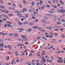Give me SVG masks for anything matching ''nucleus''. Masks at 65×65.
Returning <instances> with one entry per match:
<instances>
[{
  "mask_svg": "<svg viewBox=\"0 0 65 65\" xmlns=\"http://www.w3.org/2000/svg\"><path fill=\"white\" fill-rule=\"evenodd\" d=\"M65 10L64 9H62L59 12H61V13H63V12H65Z\"/></svg>",
  "mask_w": 65,
  "mask_h": 65,
  "instance_id": "obj_1",
  "label": "nucleus"
},
{
  "mask_svg": "<svg viewBox=\"0 0 65 65\" xmlns=\"http://www.w3.org/2000/svg\"><path fill=\"white\" fill-rule=\"evenodd\" d=\"M32 19H33V20H34L37 18V16H33L31 17Z\"/></svg>",
  "mask_w": 65,
  "mask_h": 65,
  "instance_id": "obj_2",
  "label": "nucleus"
},
{
  "mask_svg": "<svg viewBox=\"0 0 65 65\" xmlns=\"http://www.w3.org/2000/svg\"><path fill=\"white\" fill-rule=\"evenodd\" d=\"M17 15L18 16V17H23V15H22L20 13L18 14Z\"/></svg>",
  "mask_w": 65,
  "mask_h": 65,
  "instance_id": "obj_3",
  "label": "nucleus"
},
{
  "mask_svg": "<svg viewBox=\"0 0 65 65\" xmlns=\"http://www.w3.org/2000/svg\"><path fill=\"white\" fill-rule=\"evenodd\" d=\"M3 45H4V44H2V43H0V47H1V48H2L3 47Z\"/></svg>",
  "mask_w": 65,
  "mask_h": 65,
  "instance_id": "obj_4",
  "label": "nucleus"
},
{
  "mask_svg": "<svg viewBox=\"0 0 65 65\" xmlns=\"http://www.w3.org/2000/svg\"><path fill=\"white\" fill-rule=\"evenodd\" d=\"M8 27H11V28H13V26H12L11 25L8 24Z\"/></svg>",
  "mask_w": 65,
  "mask_h": 65,
  "instance_id": "obj_5",
  "label": "nucleus"
},
{
  "mask_svg": "<svg viewBox=\"0 0 65 65\" xmlns=\"http://www.w3.org/2000/svg\"><path fill=\"white\" fill-rule=\"evenodd\" d=\"M7 24H11V25H12V22L8 21L7 22Z\"/></svg>",
  "mask_w": 65,
  "mask_h": 65,
  "instance_id": "obj_6",
  "label": "nucleus"
},
{
  "mask_svg": "<svg viewBox=\"0 0 65 65\" xmlns=\"http://www.w3.org/2000/svg\"><path fill=\"white\" fill-rule=\"evenodd\" d=\"M27 31L28 32H31V28L27 30Z\"/></svg>",
  "mask_w": 65,
  "mask_h": 65,
  "instance_id": "obj_7",
  "label": "nucleus"
},
{
  "mask_svg": "<svg viewBox=\"0 0 65 65\" xmlns=\"http://www.w3.org/2000/svg\"><path fill=\"white\" fill-rule=\"evenodd\" d=\"M56 42V41H55V39H53L52 40V43H54V42Z\"/></svg>",
  "mask_w": 65,
  "mask_h": 65,
  "instance_id": "obj_8",
  "label": "nucleus"
},
{
  "mask_svg": "<svg viewBox=\"0 0 65 65\" xmlns=\"http://www.w3.org/2000/svg\"><path fill=\"white\" fill-rule=\"evenodd\" d=\"M45 6L46 7H48V8H50V5H48L47 4H46Z\"/></svg>",
  "mask_w": 65,
  "mask_h": 65,
  "instance_id": "obj_9",
  "label": "nucleus"
},
{
  "mask_svg": "<svg viewBox=\"0 0 65 65\" xmlns=\"http://www.w3.org/2000/svg\"><path fill=\"white\" fill-rule=\"evenodd\" d=\"M13 15L12 13H10L8 14V16L9 17H11V16H13Z\"/></svg>",
  "mask_w": 65,
  "mask_h": 65,
  "instance_id": "obj_10",
  "label": "nucleus"
},
{
  "mask_svg": "<svg viewBox=\"0 0 65 65\" xmlns=\"http://www.w3.org/2000/svg\"><path fill=\"white\" fill-rule=\"evenodd\" d=\"M29 25H34V22H32L30 23L29 24Z\"/></svg>",
  "mask_w": 65,
  "mask_h": 65,
  "instance_id": "obj_11",
  "label": "nucleus"
},
{
  "mask_svg": "<svg viewBox=\"0 0 65 65\" xmlns=\"http://www.w3.org/2000/svg\"><path fill=\"white\" fill-rule=\"evenodd\" d=\"M8 48L10 49V50H11V47H10V45H8Z\"/></svg>",
  "mask_w": 65,
  "mask_h": 65,
  "instance_id": "obj_12",
  "label": "nucleus"
},
{
  "mask_svg": "<svg viewBox=\"0 0 65 65\" xmlns=\"http://www.w3.org/2000/svg\"><path fill=\"white\" fill-rule=\"evenodd\" d=\"M15 12H16V13H21V12L18 10L15 11Z\"/></svg>",
  "mask_w": 65,
  "mask_h": 65,
  "instance_id": "obj_13",
  "label": "nucleus"
},
{
  "mask_svg": "<svg viewBox=\"0 0 65 65\" xmlns=\"http://www.w3.org/2000/svg\"><path fill=\"white\" fill-rule=\"evenodd\" d=\"M4 12L5 13H7L8 12V11H7L6 10H4Z\"/></svg>",
  "mask_w": 65,
  "mask_h": 65,
  "instance_id": "obj_14",
  "label": "nucleus"
},
{
  "mask_svg": "<svg viewBox=\"0 0 65 65\" xmlns=\"http://www.w3.org/2000/svg\"><path fill=\"white\" fill-rule=\"evenodd\" d=\"M57 62H58V63H63V62H62L60 60H58L57 61Z\"/></svg>",
  "mask_w": 65,
  "mask_h": 65,
  "instance_id": "obj_15",
  "label": "nucleus"
},
{
  "mask_svg": "<svg viewBox=\"0 0 65 65\" xmlns=\"http://www.w3.org/2000/svg\"><path fill=\"white\" fill-rule=\"evenodd\" d=\"M22 37V38H26V36H24V35H23V36H21Z\"/></svg>",
  "mask_w": 65,
  "mask_h": 65,
  "instance_id": "obj_16",
  "label": "nucleus"
},
{
  "mask_svg": "<svg viewBox=\"0 0 65 65\" xmlns=\"http://www.w3.org/2000/svg\"><path fill=\"white\" fill-rule=\"evenodd\" d=\"M44 5H43V6L41 7L40 8L42 9H44Z\"/></svg>",
  "mask_w": 65,
  "mask_h": 65,
  "instance_id": "obj_17",
  "label": "nucleus"
},
{
  "mask_svg": "<svg viewBox=\"0 0 65 65\" xmlns=\"http://www.w3.org/2000/svg\"><path fill=\"white\" fill-rule=\"evenodd\" d=\"M35 4V2H32L31 3V5L32 6H34Z\"/></svg>",
  "mask_w": 65,
  "mask_h": 65,
  "instance_id": "obj_18",
  "label": "nucleus"
},
{
  "mask_svg": "<svg viewBox=\"0 0 65 65\" xmlns=\"http://www.w3.org/2000/svg\"><path fill=\"white\" fill-rule=\"evenodd\" d=\"M9 9H13V10H14V8L12 7H10L9 8Z\"/></svg>",
  "mask_w": 65,
  "mask_h": 65,
  "instance_id": "obj_19",
  "label": "nucleus"
},
{
  "mask_svg": "<svg viewBox=\"0 0 65 65\" xmlns=\"http://www.w3.org/2000/svg\"><path fill=\"white\" fill-rule=\"evenodd\" d=\"M24 41H27L28 40V39H27L26 38H24Z\"/></svg>",
  "mask_w": 65,
  "mask_h": 65,
  "instance_id": "obj_20",
  "label": "nucleus"
},
{
  "mask_svg": "<svg viewBox=\"0 0 65 65\" xmlns=\"http://www.w3.org/2000/svg\"><path fill=\"white\" fill-rule=\"evenodd\" d=\"M18 34H14V36H15V37H17V36H18Z\"/></svg>",
  "mask_w": 65,
  "mask_h": 65,
  "instance_id": "obj_21",
  "label": "nucleus"
},
{
  "mask_svg": "<svg viewBox=\"0 0 65 65\" xmlns=\"http://www.w3.org/2000/svg\"><path fill=\"white\" fill-rule=\"evenodd\" d=\"M0 7H1V8H3V9L4 8V7L2 5H0Z\"/></svg>",
  "mask_w": 65,
  "mask_h": 65,
  "instance_id": "obj_22",
  "label": "nucleus"
},
{
  "mask_svg": "<svg viewBox=\"0 0 65 65\" xmlns=\"http://www.w3.org/2000/svg\"><path fill=\"white\" fill-rule=\"evenodd\" d=\"M38 20L37 19V20H36L34 21V22L35 23H37V22H38Z\"/></svg>",
  "mask_w": 65,
  "mask_h": 65,
  "instance_id": "obj_23",
  "label": "nucleus"
},
{
  "mask_svg": "<svg viewBox=\"0 0 65 65\" xmlns=\"http://www.w3.org/2000/svg\"><path fill=\"white\" fill-rule=\"evenodd\" d=\"M29 11L30 13H32L33 12V11L31 10H29Z\"/></svg>",
  "mask_w": 65,
  "mask_h": 65,
  "instance_id": "obj_24",
  "label": "nucleus"
},
{
  "mask_svg": "<svg viewBox=\"0 0 65 65\" xmlns=\"http://www.w3.org/2000/svg\"><path fill=\"white\" fill-rule=\"evenodd\" d=\"M49 34H51V35H54V33L52 32H50L49 33Z\"/></svg>",
  "mask_w": 65,
  "mask_h": 65,
  "instance_id": "obj_25",
  "label": "nucleus"
},
{
  "mask_svg": "<svg viewBox=\"0 0 65 65\" xmlns=\"http://www.w3.org/2000/svg\"><path fill=\"white\" fill-rule=\"evenodd\" d=\"M18 29L19 30H24V29H22V28H18Z\"/></svg>",
  "mask_w": 65,
  "mask_h": 65,
  "instance_id": "obj_26",
  "label": "nucleus"
},
{
  "mask_svg": "<svg viewBox=\"0 0 65 65\" xmlns=\"http://www.w3.org/2000/svg\"><path fill=\"white\" fill-rule=\"evenodd\" d=\"M37 4L38 5V6H41V4H40V3H38Z\"/></svg>",
  "mask_w": 65,
  "mask_h": 65,
  "instance_id": "obj_27",
  "label": "nucleus"
},
{
  "mask_svg": "<svg viewBox=\"0 0 65 65\" xmlns=\"http://www.w3.org/2000/svg\"><path fill=\"white\" fill-rule=\"evenodd\" d=\"M61 36L62 37V38H64V37H65V35L63 34H62L61 35Z\"/></svg>",
  "mask_w": 65,
  "mask_h": 65,
  "instance_id": "obj_28",
  "label": "nucleus"
},
{
  "mask_svg": "<svg viewBox=\"0 0 65 65\" xmlns=\"http://www.w3.org/2000/svg\"><path fill=\"white\" fill-rule=\"evenodd\" d=\"M23 11H26L27 9L24 8L23 9Z\"/></svg>",
  "mask_w": 65,
  "mask_h": 65,
  "instance_id": "obj_29",
  "label": "nucleus"
},
{
  "mask_svg": "<svg viewBox=\"0 0 65 65\" xmlns=\"http://www.w3.org/2000/svg\"><path fill=\"white\" fill-rule=\"evenodd\" d=\"M60 2L61 3V4H63V3H63V1H60Z\"/></svg>",
  "mask_w": 65,
  "mask_h": 65,
  "instance_id": "obj_30",
  "label": "nucleus"
},
{
  "mask_svg": "<svg viewBox=\"0 0 65 65\" xmlns=\"http://www.w3.org/2000/svg\"><path fill=\"white\" fill-rule=\"evenodd\" d=\"M18 23L19 25H22V23H19V21L18 22Z\"/></svg>",
  "mask_w": 65,
  "mask_h": 65,
  "instance_id": "obj_31",
  "label": "nucleus"
},
{
  "mask_svg": "<svg viewBox=\"0 0 65 65\" xmlns=\"http://www.w3.org/2000/svg\"><path fill=\"white\" fill-rule=\"evenodd\" d=\"M2 16L3 17H6V15L4 14H3Z\"/></svg>",
  "mask_w": 65,
  "mask_h": 65,
  "instance_id": "obj_32",
  "label": "nucleus"
},
{
  "mask_svg": "<svg viewBox=\"0 0 65 65\" xmlns=\"http://www.w3.org/2000/svg\"><path fill=\"white\" fill-rule=\"evenodd\" d=\"M47 15H48V16H49V17H51L52 16V15H51L50 14H47Z\"/></svg>",
  "mask_w": 65,
  "mask_h": 65,
  "instance_id": "obj_33",
  "label": "nucleus"
},
{
  "mask_svg": "<svg viewBox=\"0 0 65 65\" xmlns=\"http://www.w3.org/2000/svg\"><path fill=\"white\" fill-rule=\"evenodd\" d=\"M32 55H33V54H32L30 53L29 54V56H32Z\"/></svg>",
  "mask_w": 65,
  "mask_h": 65,
  "instance_id": "obj_34",
  "label": "nucleus"
},
{
  "mask_svg": "<svg viewBox=\"0 0 65 65\" xmlns=\"http://www.w3.org/2000/svg\"><path fill=\"white\" fill-rule=\"evenodd\" d=\"M7 35V33H4L3 34V36H5V35Z\"/></svg>",
  "mask_w": 65,
  "mask_h": 65,
  "instance_id": "obj_35",
  "label": "nucleus"
},
{
  "mask_svg": "<svg viewBox=\"0 0 65 65\" xmlns=\"http://www.w3.org/2000/svg\"><path fill=\"white\" fill-rule=\"evenodd\" d=\"M19 7H20V8H22V5H21V4H19Z\"/></svg>",
  "mask_w": 65,
  "mask_h": 65,
  "instance_id": "obj_36",
  "label": "nucleus"
},
{
  "mask_svg": "<svg viewBox=\"0 0 65 65\" xmlns=\"http://www.w3.org/2000/svg\"><path fill=\"white\" fill-rule=\"evenodd\" d=\"M41 31L42 32H45V30L43 29H41Z\"/></svg>",
  "mask_w": 65,
  "mask_h": 65,
  "instance_id": "obj_37",
  "label": "nucleus"
},
{
  "mask_svg": "<svg viewBox=\"0 0 65 65\" xmlns=\"http://www.w3.org/2000/svg\"><path fill=\"white\" fill-rule=\"evenodd\" d=\"M46 37H47V38H49V37H50V36L48 35H46Z\"/></svg>",
  "mask_w": 65,
  "mask_h": 65,
  "instance_id": "obj_38",
  "label": "nucleus"
},
{
  "mask_svg": "<svg viewBox=\"0 0 65 65\" xmlns=\"http://www.w3.org/2000/svg\"><path fill=\"white\" fill-rule=\"evenodd\" d=\"M42 38H43V39H44V40H47V39L43 37H42Z\"/></svg>",
  "mask_w": 65,
  "mask_h": 65,
  "instance_id": "obj_39",
  "label": "nucleus"
},
{
  "mask_svg": "<svg viewBox=\"0 0 65 65\" xmlns=\"http://www.w3.org/2000/svg\"><path fill=\"white\" fill-rule=\"evenodd\" d=\"M23 2V3L24 4H26V1H24Z\"/></svg>",
  "mask_w": 65,
  "mask_h": 65,
  "instance_id": "obj_40",
  "label": "nucleus"
},
{
  "mask_svg": "<svg viewBox=\"0 0 65 65\" xmlns=\"http://www.w3.org/2000/svg\"><path fill=\"white\" fill-rule=\"evenodd\" d=\"M15 21H16V22H18L19 20H18V19L17 18H16L15 19Z\"/></svg>",
  "mask_w": 65,
  "mask_h": 65,
  "instance_id": "obj_41",
  "label": "nucleus"
},
{
  "mask_svg": "<svg viewBox=\"0 0 65 65\" xmlns=\"http://www.w3.org/2000/svg\"><path fill=\"white\" fill-rule=\"evenodd\" d=\"M62 57H59L58 58V59H59V60H62Z\"/></svg>",
  "mask_w": 65,
  "mask_h": 65,
  "instance_id": "obj_42",
  "label": "nucleus"
},
{
  "mask_svg": "<svg viewBox=\"0 0 65 65\" xmlns=\"http://www.w3.org/2000/svg\"><path fill=\"white\" fill-rule=\"evenodd\" d=\"M25 15L26 18H28V15L27 14H25Z\"/></svg>",
  "mask_w": 65,
  "mask_h": 65,
  "instance_id": "obj_43",
  "label": "nucleus"
},
{
  "mask_svg": "<svg viewBox=\"0 0 65 65\" xmlns=\"http://www.w3.org/2000/svg\"><path fill=\"white\" fill-rule=\"evenodd\" d=\"M41 63H43V64H44V62L42 60L41 61Z\"/></svg>",
  "mask_w": 65,
  "mask_h": 65,
  "instance_id": "obj_44",
  "label": "nucleus"
},
{
  "mask_svg": "<svg viewBox=\"0 0 65 65\" xmlns=\"http://www.w3.org/2000/svg\"><path fill=\"white\" fill-rule=\"evenodd\" d=\"M28 22H24V24H28Z\"/></svg>",
  "mask_w": 65,
  "mask_h": 65,
  "instance_id": "obj_45",
  "label": "nucleus"
},
{
  "mask_svg": "<svg viewBox=\"0 0 65 65\" xmlns=\"http://www.w3.org/2000/svg\"><path fill=\"white\" fill-rule=\"evenodd\" d=\"M58 34L57 33H55V36H58Z\"/></svg>",
  "mask_w": 65,
  "mask_h": 65,
  "instance_id": "obj_46",
  "label": "nucleus"
},
{
  "mask_svg": "<svg viewBox=\"0 0 65 65\" xmlns=\"http://www.w3.org/2000/svg\"><path fill=\"white\" fill-rule=\"evenodd\" d=\"M7 25L6 24H5V25L4 26V27H7Z\"/></svg>",
  "mask_w": 65,
  "mask_h": 65,
  "instance_id": "obj_47",
  "label": "nucleus"
},
{
  "mask_svg": "<svg viewBox=\"0 0 65 65\" xmlns=\"http://www.w3.org/2000/svg\"><path fill=\"white\" fill-rule=\"evenodd\" d=\"M45 57H46V58H49V56H48L46 55L45 56Z\"/></svg>",
  "mask_w": 65,
  "mask_h": 65,
  "instance_id": "obj_48",
  "label": "nucleus"
},
{
  "mask_svg": "<svg viewBox=\"0 0 65 65\" xmlns=\"http://www.w3.org/2000/svg\"><path fill=\"white\" fill-rule=\"evenodd\" d=\"M47 29H51V27L50 26V27H47Z\"/></svg>",
  "mask_w": 65,
  "mask_h": 65,
  "instance_id": "obj_49",
  "label": "nucleus"
},
{
  "mask_svg": "<svg viewBox=\"0 0 65 65\" xmlns=\"http://www.w3.org/2000/svg\"><path fill=\"white\" fill-rule=\"evenodd\" d=\"M50 12L51 13H53V11H50Z\"/></svg>",
  "mask_w": 65,
  "mask_h": 65,
  "instance_id": "obj_50",
  "label": "nucleus"
},
{
  "mask_svg": "<svg viewBox=\"0 0 65 65\" xmlns=\"http://www.w3.org/2000/svg\"><path fill=\"white\" fill-rule=\"evenodd\" d=\"M40 4H42V1H41V0H40Z\"/></svg>",
  "mask_w": 65,
  "mask_h": 65,
  "instance_id": "obj_51",
  "label": "nucleus"
},
{
  "mask_svg": "<svg viewBox=\"0 0 65 65\" xmlns=\"http://www.w3.org/2000/svg\"><path fill=\"white\" fill-rule=\"evenodd\" d=\"M51 59L52 60H54V57L52 56L51 57Z\"/></svg>",
  "mask_w": 65,
  "mask_h": 65,
  "instance_id": "obj_52",
  "label": "nucleus"
},
{
  "mask_svg": "<svg viewBox=\"0 0 65 65\" xmlns=\"http://www.w3.org/2000/svg\"><path fill=\"white\" fill-rule=\"evenodd\" d=\"M53 7H54V8H57V6L56 5L54 6Z\"/></svg>",
  "mask_w": 65,
  "mask_h": 65,
  "instance_id": "obj_53",
  "label": "nucleus"
},
{
  "mask_svg": "<svg viewBox=\"0 0 65 65\" xmlns=\"http://www.w3.org/2000/svg\"><path fill=\"white\" fill-rule=\"evenodd\" d=\"M57 6L58 7H60V5L59 4H57Z\"/></svg>",
  "mask_w": 65,
  "mask_h": 65,
  "instance_id": "obj_54",
  "label": "nucleus"
},
{
  "mask_svg": "<svg viewBox=\"0 0 65 65\" xmlns=\"http://www.w3.org/2000/svg\"><path fill=\"white\" fill-rule=\"evenodd\" d=\"M55 31H58L59 30V29H55Z\"/></svg>",
  "mask_w": 65,
  "mask_h": 65,
  "instance_id": "obj_55",
  "label": "nucleus"
},
{
  "mask_svg": "<svg viewBox=\"0 0 65 65\" xmlns=\"http://www.w3.org/2000/svg\"><path fill=\"white\" fill-rule=\"evenodd\" d=\"M44 18L45 19H47V17L45 16H44Z\"/></svg>",
  "mask_w": 65,
  "mask_h": 65,
  "instance_id": "obj_56",
  "label": "nucleus"
},
{
  "mask_svg": "<svg viewBox=\"0 0 65 65\" xmlns=\"http://www.w3.org/2000/svg\"><path fill=\"white\" fill-rule=\"evenodd\" d=\"M29 61H27V62H26L25 63V64H28V63H29Z\"/></svg>",
  "mask_w": 65,
  "mask_h": 65,
  "instance_id": "obj_57",
  "label": "nucleus"
},
{
  "mask_svg": "<svg viewBox=\"0 0 65 65\" xmlns=\"http://www.w3.org/2000/svg\"><path fill=\"white\" fill-rule=\"evenodd\" d=\"M34 14H37V12H36L35 11H34Z\"/></svg>",
  "mask_w": 65,
  "mask_h": 65,
  "instance_id": "obj_58",
  "label": "nucleus"
},
{
  "mask_svg": "<svg viewBox=\"0 0 65 65\" xmlns=\"http://www.w3.org/2000/svg\"><path fill=\"white\" fill-rule=\"evenodd\" d=\"M62 21L63 22H64V23H65V20H64V19H63L62 20Z\"/></svg>",
  "mask_w": 65,
  "mask_h": 65,
  "instance_id": "obj_59",
  "label": "nucleus"
},
{
  "mask_svg": "<svg viewBox=\"0 0 65 65\" xmlns=\"http://www.w3.org/2000/svg\"><path fill=\"white\" fill-rule=\"evenodd\" d=\"M1 11L2 12H3L4 11H3V9H1Z\"/></svg>",
  "mask_w": 65,
  "mask_h": 65,
  "instance_id": "obj_60",
  "label": "nucleus"
},
{
  "mask_svg": "<svg viewBox=\"0 0 65 65\" xmlns=\"http://www.w3.org/2000/svg\"><path fill=\"white\" fill-rule=\"evenodd\" d=\"M13 6H14V7H16V5L14 4H13Z\"/></svg>",
  "mask_w": 65,
  "mask_h": 65,
  "instance_id": "obj_61",
  "label": "nucleus"
},
{
  "mask_svg": "<svg viewBox=\"0 0 65 65\" xmlns=\"http://www.w3.org/2000/svg\"><path fill=\"white\" fill-rule=\"evenodd\" d=\"M61 31H63V28H61L60 29Z\"/></svg>",
  "mask_w": 65,
  "mask_h": 65,
  "instance_id": "obj_62",
  "label": "nucleus"
},
{
  "mask_svg": "<svg viewBox=\"0 0 65 65\" xmlns=\"http://www.w3.org/2000/svg\"><path fill=\"white\" fill-rule=\"evenodd\" d=\"M10 36H12V34L10 33L9 34Z\"/></svg>",
  "mask_w": 65,
  "mask_h": 65,
  "instance_id": "obj_63",
  "label": "nucleus"
},
{
  "mask_svg": "<svg viewBox=\"0 0 65 65\" xmlns=\"http://www.w3.org/2000/svg\"><path fill=\"white\" fill-rule=\"evenodd\" d=\"M36 64L37 65H40V63H37Z\"/></svg>",
  "mask_w": 65,
  "mask_h": 65,
  "instance_id": "obj_64",
  "label": "nucleus"
}]
</instances>
